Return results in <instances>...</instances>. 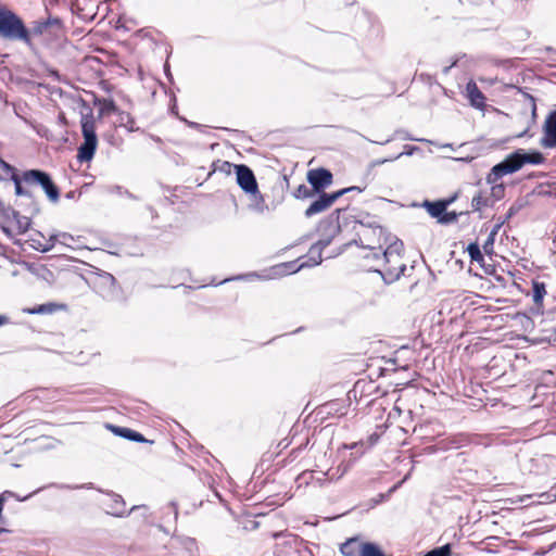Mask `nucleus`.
<instances>
[{
    "instance_id": "obj_15",
    "label": "nucleus",
    "mask_w": 556,
    "mask_h": 556,
    "mask_svg": "<svg viewBox=\"0 0 556 556\" xmlns=\"http://www.w3.org/2000/svg\"><path fill=\"white\" fill-rule=\"evenodd\" d=\"M109 497H110V504H108L109 508H110V511L109 514H111L112 516H115V517H124L126 516V509H125V501L124 498L119 495V494H116V493H109Z\"/></svg>"
},
{
    "instance_id": "obj_20",
    "label": "nucleus",
    "mask_w": 556,
    "mask_h": 556,
    "mask_svg": "<svg viewBox=\"0 0 556 556\" xmlns=\"http://www.w3.org/2000/svg\"><path fill=\"white\" fill-rule=\"evenodd\" d=\"M422 205L426 207L429 215L433 218H437L438 220L440 219L442 213H444L447 208V203H443L441 200L435 202L425 201Z\"/></svg>"
},
{
    "instance_id": "obj_44",
    "label": "nucleus",
    "mask_w": 556,
    "mask_h": 556,
    "mask_svg": "<svg viewBox=\"0 0 556 556\" xmlns=\"http://www.w3.org/2000/svg\"><path fill=\"white\" fill-rule=\"evenodd\" d=\"M456 199V195L450 198V199H445V200H442L443 203H447V206H450Z\"/></svg>"
},
{
    "instance_id": "obj_51",
    "label": "nucleus",
    "mask_w": 556,
    "mask_h": 556,
    "mask_svg": "<svg viewBox=\"0 0 556 556\" xmlns=\"http://www.w3.org/2000/svg\"><path fill=\"white\" fill-rule=\"evenodd\" d=\"M416 149H417L416 147H413V148L408 149V151H407V152H405V153L409 155V154H412Z\"/></svg>"
},
{
    "instance_id": "obj_37",
    "label": "nucleus",
    "mask_w": 556,
    "mask_h": 556,
    "mask_svg": "<svg viewBox=\"0 0 556 556\" xmlns=\"http://www.w3.org/2000/svg\"><path fill=\"white\" fill-rule=\"evenodd\" d=\"M60 238V243L70 247V242L74 241V237L67 232H61L58 235Z\"/></svg>"
},
{
    "instance_id": "obj_1",
    "label": "nucleus",
    "mask_w": 556,
    "mask_h": 556,
    "mask_svg": "<svg viewBox=\"0 0 556 556\" xmlns=\"http://www.w3.org/2000/svg\"><path fill=\"white\" fill-rule=\"evenodd\" d=\"M402 241L396 239L389 242L380 253H374V264L368 267L369 270L379 273L387 283L396 281L406 269L402 260Z\"/></svg>"
},
{
    "instance_id": "obj_25",
    "label": "nucleus",
    "mask_w": 556,
    "mask_h": 556,
    "mask_svg": "<svg viewBox=\"0 0 556 556\" xmlns=\"http://www.w3.org/2000/svg\"><path fill=\"white\" fill-rule=\"evenodd\" d=\"M317 193L313 189V187H307L306 185H300L294 191L293 197L295 199H313Z\"/></svg>"
},
{
    "instance_id": "obj_59",
    "label": "nucleus",
    "mask_w": 556,
    "mask_h": 556,
    "mask_svg": "<svg viewBox=\"0 0 556 556\" xmlns=\"http://www.w3.org/2000/svg\"><path fill=\"white\" fill-rule=\"evenodd\" d=\"M66 197H67V198H73V192H68V193L66 194Z\"/></svg>"
},
{
    "instance_id": "obj_31",
    "label": "nucleus",
    "mask_w": 556,
    "mask_h": 556,
    "mask_svg": "<svg viewBox=\"0 0 556 556\" xmlns=\"http://www.w3.org/2000/svg\"><path fill=\"white\" fill-rule=\"evenodd\" d=\"M13 213H17V211L13 210L10 206H5L3 201L0 199V215L4 219V222H9L13 218Z\"/></svg>"
},
{
    "instance_id": "obj_22",
    "label": "nucleus",
    "mask_w": 556,
    "mask_h": 556,
    "mask_svg": "<svg viewBox=\"0 0 556 556\" xmlns=\"http://www.w3.org/2000/svg\"><path fill=\"white\" fill-rule=\"evenodd\" d=\"M117 123H118V126L125 127L130 132L140 130L139 127L135 126V124H136L135 118L127 112H124V111L118 112Z\"/></svg>"
},
{
    "instance_id": "obj_45",
    "label": "nucleus",
    "mask_w": 556,
    "mask_h": 556,
    "mask_svg": "<svg viewBox=\"0 0 556 556\" xmlns=\"http://www.w3.org/2000/svg\"><path fill=\"white\" fill-rule=\"evenodd\" d=\"M164 70H165L166 76H167L169 79H172V74H170V72H169V66H168V64H165Z\"/></svg>"
},
{
    "instance_id": "obj_19",
    "label": "nucleus",
    "mask_w": 556,
    "mask_h": 556,
    "mask_svg": "<svg viewBox=\"0 0 556 556\" xmlns=\"http://www.w3.org/2000/svg\"><path fill=\"white\" fill-rule=\"evenodd\" d=\"M11 180L14 184L16 195L26 197V198L33 200L34 194H33L31 190L29 188H26L23 186V182H24L23 174L20 176L17 173H13V175H11Z\"/></svg>"
},
{
    "instance_id": "obj_7",
    "label": "nucleus",
    "mask_w": 556,
    "mask_h": 556,
    "mask_svg": "<svg viewBox=\"0 0 556 556\" xmlns=\"http://www.w3.org/2000/svg\"><path fill=\"white\" fill-rule=\"evenodd\" d=\"M245 206L256 215H263L269 210L264 195L258 189L255 175L248 166H245Z\"/></svg>"
},
{
    "instance_id": "obj_5",
    "label": "nucleus",
    "mask_w": 556,
    "mask_h": 556,
    "mask_svg": "<svg viewBox=\"0 0 556 556\" xmlns=\"http://www.w3.org/2000/svg\"><path fill=\"white\" fill-rule=\"evenodd\" d=\"M339 225H331V236L318 240L315 244H313L308 251V261L302 263L296 266L295 262H288L276 265L271 268L273 277L285 276L287 274H292L299 271L301 268L305 266H316L319 265L323 261L321 252L325 248H327L331 241L332 237L339 232Z\"/></svg>"
},
{
    "instance_id": "obj_49",
    "label": "nucleus",
    "mask_w": 556,
    "mask_h": 556,
    "mask_svg": "<svg viewBox=\"0 0 556 556\" xmlns=\"http://www.w3.org/2000/svg\"><path fill=\"white\" fill-rule=\"evenodd\" d=\"M170 506L173 507V509H174V513H175V516L177 517V515H178V511H177V507H176V504H175V503H170Z\"/></svg>"
},
{
    "instance_id": "obj_53",
    "label": "nucleus",
    "mask_w": 556,
    "mask_h": 556,
    "mask_svg": "<svg viewBox=\"0 0 556 556\" xmlns=\"http://www.w3.org/2000/svg\"><path fill=\"white\" fill-rule=\"evenodd\" d=\"M514 212H515V210H514V207L511 206V207L509 208V211H508V217H511V216H513V214H514Z\"/></svg>"
},
{
    "instance_id": "obj_12",
    "label": "nucleus",
    "mask_w": 556,
    "mask_h": 556,
    "mask_svg": "<svg viewBox=\"0 0 556 556\" xmlns=\"http://www.w3.org/2000/svg\"><path fill=\"white\" fill-rule=\"evenodd\" d=\"M236 172V180L238 186L243 190V164H232L228 161H217L214 164V172H220L229 176L232 172Z\"/></svg>"
},
{
    "instance_id": "obj_13",
    "label": "nucleus",
    "mask_w": 556,
    "mask_h": 556,
    "mask_svg": "<svg viewBox=\"0 0 556 556\" xmlns=\"http://www.w3.org/2000/svg\"><path fill=\"white\" fill-rule=\"evenodd\" d=\"M109 428L112 430L113 433L116 435L124 438L126 440L132 441V442H148V440L138 431H135L130 428L126 427H119V426H113L109 425Z\"/></svg>"
},
{
    "instance_id": "obj_33",
    "label": "nucleus",
    "mask_w": 556,
    "mask_h": 556,
    "mask_svg": "<svg viewBox=\"0 0 556 556\" xmlns=\"http://www.w3.org/2000/svg\"><path fill=\"white\" fill-rule=\"evenodd\" d=\"M495 241V231H491L483 244V250L486 254H491Z\"/></svg>"
},
{
    "instance_id": "obj_62",
    "label": "nucleus",
    "mask_w": 556,
    "mask_h": 556,
    "mask_svg": "<svg viewBox=\"0 0 556 556\" xmlns=\"http://www.w3.org/2000/svg\"><path fill=\"white\" fill-rule=\"evenodd\" d=\"M5 494H8V495H13V493H12V492H10V491H5Z\"/></svg>"
},
{
    "instance_id": "obj_17",
    "label": "nucleus",
    "mask_w": 556,
    "mask_h": 556,
    "mask_svg": "<svg viewBox=\"0 0 556 556\" xmlns=\"http://www.w3.org/2000/svg\"><path fill=\"white\" fill-rule=\"evenodd\" d=\"M43 239L45 236L40 231L35 230L30 235L28 242L34 250L46 253L52 250L53 243H43Z\"/></svg>"
},
{
    "instance_id": "obj_52",
    "label": "nucleus",
    "mask_w": 556,
    "mask_h": 556,
    "mask_svg": "<svg viewBox=\"0 0 556 556\" xmlns=\"http://www.w3.org/2000/svg\"><path fill=\"white\" fill-rule=\"evenodd\" d=\"M4 497L0 495V507L3 509Z\"/></svg>"
},
{
    "instance_id": "obj_48",
    "label": "nucleus",
    "mask_w": 556,
    "mask_h": 556,
    "mask_svg": "<svg viewBox=\"0 0 556 556\" xmlns=\"http://www.w3.org/2000/svg\"><path fill=\"white\" fill-rule=\"evenodd\" d=\"M455 64H456V62H453V63H452V65L444 67V68H443V73H444V74H447V73L450 72V70H451Z\"/></svg>"
},
{
    "instance_id": "obj_40",
    "label": "nucleus",
    "mask_w": 556,
    "mask_h": 556,
    "mask_svg": "<svg viewBox=\"0 0 556 556\" xmlns=\"http://www.w3.org/2000/svg\"><path fill=\"white\" fill-rule=\"evenodd\" d=\"M425 429H426V427H425V426H422V425H420V426H415V428H414V433H418V434H420V435H424V433H425V431H424V430H425Z\"/></svg>"
},
{
    "instance_id": "obj_58",
    "label": "nucleus",
    "mask_w": 556,
    "mask_h": 556,
    "mask_svg": "<svg viewBox=\"0 0 556 556\" xmlns=\"http://www.w3.org/2000/svg\"><path fill=\"white\" fill-rule=\"evenodd\" d=\"M29 496H30V495L24 496V498H20V497H17V498H18L20 501H25V500H27Z\"/></svg>"
},
{
    "instance_id": "obj_10",
    "label": "nucleus",
    "mask_w": 556,
    "mask_h": 556,
    "mask_svg": "<svg viewBox=\"0 0 556 556\" xmlns=\"http://www.w3.org/2000/svg\"><path fill=\"white\" fill-rule=\"evenodd\" d=\"M307 181L316 193H320L332 184V174L326 168L311 169L307 173Z\"/></svg>"
},
{
    "instance_id": "obj_55",
    "label": "nucleus",
    "mask_w": 556,
    "mask_h": 556,
    "mask_svg": "<svg viewBox=\"0 0 556 556\" xmlns=\"http://www.w3.org/2000/svg\"><path fill=\"white\" fill-rule=\"evenodd\" d=\"M230 199H231V202L233 203V205H235L236 207H238V204H237V202H236V199H235L232 195H230Z\"/></svg>"
},
{
    "instance_id": "obj_61",
    "label": "nucleus",
    "mask_w": 556,
    "mask_h": 556,
    "mask_svg": "<svg viewBox=\"0 0 556 556\" xmlns=\"http://www.w3.org/2000/svg\"><path fill=\"white\" fill-rule=\"evenodd\" d=\"M243 276L242 275H239L237 277H235V279H241Z\"/></svg>"
},
{
    "instance_id": "obj_3",
    "label": "nucleus",
    "mask_w": 556,
    "mask_h": 556,
    "mask_svg": "<svg viewBox=\"0 0 556 556\" xmlns=\"http://www.w3.org/2000/svg\"><path fill=\"white\" fill-rule=\"evenodd\" d=\"M359 229L356 230L357 239H354V243L359 244L364 249H367L369 253L364 255L365 260H374L375 252H381L384 244L389 243L388 237L381 226L375 222L359 220Z\"/></svg>"
},
{
    "instance_id": "obj_35",
    "label": "nucleus",
    "mask_w": 556,
    "mask_h": 556,
    "mask_svg": "<svg viewBox=\"0 0 556 556\" xmlns=\"http://www.w3.org/2000/svg\"><path fill=\"white\" fill-rule=\"evenodd\" d=\"M111 112L118 114V112H121V111L118 110V108L116 106L114 101H112V100L104 101V105L101 109L100 114L102 115V114L111 113Z\"/></svg>"
},
{
    "instance_id": "obj_46",
    "label": "nucleus",
    "mask_w": 556,
    "mask_h": 556,
    "mask_svg": "<svg viewBox=\"0 0 556 556\" xmlns=\"http://www.w3.org/2000/svg\"><path fill=\"white\" fill-rule=\"evenodd\" d=\"M251 523L252 528L256 527L255 520H245V529H248V525Z\"/></svg>"
},
{
    "instance_id": "obj_34",
    "label": "nucleus",
    "mask_w": 556,
    "mask_h": 556,
    "mask_svg": "<svg viewBox=\"0 0 556 556\" xmlns=\"http://www.w3.org/2000/svg\"><path fill=\"white\" fill-rule=\"evenodd\" d=\"M110 191L115 192L119 195H126L127 198H129L131 200H138V198L135 194H132L129 190L124 189L122 186H113L110 189Z\"/></svg>"
},
{
    "instance_id": "obj_8",
    "label": "nucleus",
    "mask_w": 556,
    "mask_h": 556,
    "mask_svg": "<svg viewBox=\"0 0 556 556\" xmlns=\"http://www.w3.org/2000/svg\"><path fill=\"white\" fill-rule=\"evenodd\" d=\"M23 179L27 186H40L52 202L59 200L60 190L49 173L41 169H27L23 172Z\"/></svg>"
},
{
    "instance_id": "obj_29",
    "label": "nucleus",
    "mask_w": 556,
    "mask_h": 556,
    "mask_svg": "<svg viewBox=\"0 0 556 556\" xmlns=\"http://www.w3.org/2000/svg\"><path fill=\"white\" fill-rule=\"evenodd\" d=\"M45 22L49 28V35L58 30H61L62 28V21L58 16H49L48 18L45 20Z\"/></svg>"
},
{
    "instance_id": "obj_32",
    "label": "nucleus",
    "mask_w": 556,
    "mask_h": 556,
    "mask_svg": "<svg viewBox=\"0 0 556 556\" xmlns=\"http://www.w3.org/2000/svg\"><path fill=\"white\" fill-rule=\"evenodd\" d=\"M458 214L456 212H444L442 213L438 223L448 225L457 220Z\"/></svg>"
},
{
    "instance_id": "obj_14",
    "label": "nucleus",
    "mask_w": 556,
    "mask_h": 556,
    "mask_svg": "<svg viewBox=\"0 0 556 556\" xmlns=\"http://www.w3.org/2000/svg\"><path fill=\"white\" fill-rule=\"evenodd\" d=\"M466 92L472 106L478 109L484 106L485 97L473 80L467 83Z\"/></svg>"
},
{
    "instance_id": "obj_60",
    "label": "nucleus",
    "mask_w": 556,
    "mask_h": 556,
    "mask_svg": "<svg viewBox=\"0 0 556 556\" xmlns=\"http://www.w3.org/2000/svg\"><path fill=\"white\" fill-rule=\"evenodd\" d=\"M403 154H404V153H399V155H396V156L394 157V160H396V159L401 157Z\"/></svg>"
},
{
    "instance_id": "obj_9",
    "label": "nucleus",
    "mask_w": 556,
    "mask_h": 556,
    "mask_svg": "<svg viewBox=\"0 0 556 556\" xmlns=\"http://www.w3.org/2000/svg\"><path fill=\"white\" fill-rule=\"evenodd\" d=\"M350 191H357L362 192L363 189L356 186L349 187L341 189L339 191L332 192V193H320L317 199H315L309 206L305 210L304 215L305 217L309 218L314 215H317L319 213L325 212L328 210L340 197L343 194L350 192Z\"/></svg>"
},
{
    "instance_id": "obj_42",
    "label": "nucleus",
    "mask_w": 556,
    "mask_h": 556,
    "mask_svg": "<svg viewBox=\"0 0 556 556\" xmlns=\"http://www.w3.org/2000/svg\"><path fill=\"white\" fill-rule=\"evenodd\" d=\"M187 124H188L190 127H192V128H197V129H199V128H201V127H202V125H200V124H198V123H195V122H187Z\"/></svg>"
},
{
    "instance_id": "obj_16",
    "label": "nucleus",
    "mask_w": 556,
    "mask_h": 556,
    "mask_svg": "<svg viewBox=\"0 0 556 556\" xmlns=\"http://www.w3.org/2000/svg\"><path fill=\"white\" fill-rule=\"evenodd\" d=\"M27 31L29 34V45H25L29 50H34L35 45L33 38L35 36H42L45 34H49V28L45 22V20H37L31 23L30 27H27Z\"/></svg>"
},
{
    "instance_id": "obj_27",
    "label": "nucleus",
    "mask_w": 556,
    "mask_h": 556,
    "mask_svg": "<svg viewBox=\"0 0 556 556\" xmlns=\"http://www.w3.org/2000/svg\"><path fill=\"white\" fill-rule=\"evenodd\" d=\"M359 556H384L380 548L374 543H363Z\"/></svg>"
},
{
    "instance_id": "obj_2",
    "label": "nucleus",
    "mask_w": 556,
    "mask_h": 556,
    "mask_svg": "<svg viewBox=\"0 0 556 556\" xmlns=\"http://www.w3.org/2000/svg\"><path fill=\"white\" fill-rule=\"evenodd\" d=\"M544 162V156L539 151L527 152L519 149L508 154L502 162L494 165L486 175V184H495L506 175L518 172L525 164L539 165Z\"/></svg>"
},
{
    "instance_id": "obj_54",
    "label": "nucleus",
    "mask_w": 556,
    "mask_h": 556,
    "mask_svg": "<svg viewBox=\"0 0 556 556\" xmlns=\"http://www.w3.org/2000/svg\"><path fill=\"white\" fill-rule=\"evenodd\" d=\"M256 275L255 274H245V279H250L252 277H255Z\"/></svg>"
},
{
    "instance_id": "obj_4",
    "label": "nucleus",
    "mask_w": 556,
    "mask_h": 556,
    "mask_svg": "<svg viewBox=\"0 0 556 556\" xmlns=\"http://www.w3.org/2000/svg\"><path fill=\"white\" fill-rule=\"evenodd\" d=\"M0 39L29 45V34L24 20L7 5H0Z\"/></svg>"
},
{
    "instance_id": "obj_21",
    "label": "nucleus",
    "mask_w": 556,
    "mask_h": 556,
    "mask_svg": "<svg viewBox=\"0 0 556 556\" xmlns=\"http://www.w3.org/2000/svg\"><path fill=\"white\" fill-rule=\"evenodd\" d=\"M546 294V286L544 282L539 280L532 281V298L533 302L538 307L543 306V300Z\"/></svg>"
},
{
    "instance_id": "obj_18",
    "label": "nucleus",
    "mask_w": 556,
    "mask_h": 556,
    "mask_svg": "<svg viewBox=\"0 0 556 556\" xmlns=\"http://www.w3.org/2000/svg\"><path fill=\"white\" fill-rule=\"evenodd\" d=\"M494 204L492 198L485 195L483 191L477 192L471 200V208L473 212H482L485 207H492Z\"/></svg>"
},
{
    "instance_id": "obj_39",
    "label": "nucleus",
    "mask_w": 556,
    "mask_h": 556,
    "mask_svg": "<svg viewBox=\"0 0 556 556\" xmlns=\"http://www.w3.org/2000/svg\"><path fill=\"white\" fill-rule=\"evenodd\" d=\"M58 121L61 125L66 126L67 125V118L65 116V113L60 112L58 115Z\"/></svg>"
},
{
    "instance_id": "obj_6",
    "label": "nucleus",
    "mask_w": 556,
    "mask_h": 556,
    "mask_svg": "<svg viewBox=\"0 0 556 556\" xmlns=\"http://www.w3.org/2000/svg\"><path fill=\"white\" fill-rule=\"evenodd\" d=\"M81 103L88 110V112L81 113L80 125L84 141L78 147L77 160L80 163H87L90 162L94 156L98 147V137L96 134V123L92 111L84 100H81Z\"/></svg>"
},
{
    "instance_id": "obj_47",
    "label": "nucleus",
    "mask_w": 556,
    "mask_h": 556,
    "mask_svg": "<svg viewBox=\"0 0 556 556\" xmlns=\"http://www.w3.org/2000/svg\"><path fill=\"white\" fill-rule=\"evenodd\" d=\"M39 212V207L37 203H33L31 214H37Z\"/></svg>"
},
{
    "instance_id": "obj_38",
    "label": "nucleus",
    "mask_w": 556,
    "mask_h": 556,
    "mask_svg": "<svg viewBox=\"0 0 556 556\" xmlns=\"http://www.w3.org/2000/svg\"><path fill=\"white\" fill-rule=\"evenodd\" d=\"M0 228L9 239H13L14 235L10 227H8L4 223H0Z\"/></svg>"
},
{
    "instance_id": "obj_23",
    "label": "nucleus",
    "mask_w": 556,
    "mask_h": 556,
    "mask_svg": "<svg viewBox=\"0 0 556 556\" xmlns=\"http://www.w3.org/2000/svg\"><path fill=\"white\" fill-rule=\"evenodd\" d=\"M12 219L16 224L17 233H25L27 230H29L30 225H31V220L29 217L23 216L20 214V212H17V213H13Z\"/></svg>"
},
{
    "instance_id": "obj_50",
    "label": "nucleus",
    "mask_w": 556,
    "mask_h": 556,
    "mask_svg": "<svg viewBox=\"0 0 556 556\" xmlns=\"http://www.w3.org/2000/svg\"><path fill=\"white\" fill-rule=\"evenodd\" d=\"M140 508H146V506H144V505H142V506H132V508L130 509V511H134V510H136V509H140Z\"/></svg>"
},
{
    "instance_id": "obj_57",
    "label": "nucleus",
    "mask_w": 556,
    "mask_h": 556,
    "mask_svg": "<svg viewBox=\"0 0 556 556\" xmlns=\"http://www.w3.org/2000/svg\"><path fill=\"white\" fill-rule=\"evenodd\" d=\"M345 472H346V467H344V468L342 469V471H341V473H340L339 478H340L341 476H343Z\"/></svg>"
},
{
    "instance_id": "obj_26",
    "label": "nucleus",
    "mask_w": 556,
    "mask_h": 556,
    "mask_svg": "<svg viewBox=\"0 0 556 556\" xmlns=\"http://www.w3.org/2000/svg\"><path fill=\"white\" fill-rule=\"evenodd\" d=\"M491 185V190H490V198H492V202L493 204L496 202V201H500L502 200L504 197H505V185L504 184H490Z\"/></svg>"
},
{
    "instance_id": "obj_56",
    "label": "nucleus",
    "mask_w": 556,
    "mask_h": 556,
    "mask_svg": "<svg viewBox=\"0 0 556 556\" xmlns=\"http://www.w3.org/2000/svg\"><path fill=\"white\" fill-rule=\"evenodd\" d=\"M500 227H501L500 225H496V226L493 228V230H492V231H495V235H496V233H497V231H498V229H500Z\"/></svg>"
},
{
    "instance_id": "obj_28",
    "label": "nucleus",
    "mask_w": 556,
    "mask_h": 556,
    "mask_svg": "<svg viewBox=\"0 0 556 556\" xmlns=\"http://www.w3.org/2000/svg\"><path fill=\"white\" fill-rule=\"evenodd\" d=\"M467 252L470 256L471 262L482 263L484 261L481 250L477 243H470L467 247Z\"/></svg>"
},
{
    "instance_id": "obj_41",
    "label": "nucleus",
    "mask_w": 556,
    "mask_h": 556,
    "mask_svg": "<svg viewBox=\"0 0 556 556\" xmlns=\"http://www.w3.org/2000/svg\"><path fill=\"white\" fill-rule=\"evenodd\" d=\"M59 239V236L58 235H51L50 238L48 240H45L43 243H53V245L55 244V242L58 241Z\"/></svg>"
},
{
    "instance_id": "obj_43",
    "label": "nucleus",
    "mask_w": 556,
    "mask_h": 556,
    "mask_svg": "<svg viewBox=\"0 0 556 556\" xmlns=\"http://www.w3.org/2000/svg\"><path fill=\"white\" fill-rule=\"evenodd\" d=\"M9 321V317L0 315V326L5 325Z\"/></svg>"
},
{
    "instance_id": "obj_24",
    "label": "nucleus",
    "mask_w": 556,
    "mask_h": 556,
    "mask_svg": "<svg viewBox=\"0 0 556 556\" xmlns=\"http://www.w3.org/2000/svg\"><path fill=\"white\" fill-rule=\"evenodd\" d=\"M361 545L356 539H350L340 546V551L344 556H357V548Z\"/></svg>"
},
{
    "instance_id": "obj_11",
    "label": "nucleus",
    "mask_w": 556,
    "mask_h": 556,
    "mask_svg": "<svg viewBox=\"0 0 556 556\" xmlns=\"http://www.w3.org/2000/svg\"><path fill=\"white\" fill-rule=\"evenodd\" d=\"M541 146L547 149L556 148V110L551 112L545 119Z\"/></svg>"
},
{
    "instance_id": "obj_30",
    "label": "nucleus",
    "mask_w": 556,
    "mask_h": 556,
    "mask_svg": "<svg viewBox=\"0 0 556 556\" xmlns=\"http://www.w3.org/2000/svg\"><path fill=\"white\" fill-rule=\"evenodd\" d=\"M425 556H451V546L445 544L443 546L429 551Z\"/></svg>"
},
{
    "instance_id": "obj_36",
    "label": "nucleus",
    "mask_w": 556,
    "mask_h": 556,
    "mask_svg": "<svg viewBox=\"0 0 556 556\" xmlns=\"http://www.w3.org/2000/svg\"><path fill=\"white\" fill-rule=\"evenodd\" d=\"M50 312H52V309L49 304H42L29 311L30 314H43Z\"/></svg>"
}]
</instances>
